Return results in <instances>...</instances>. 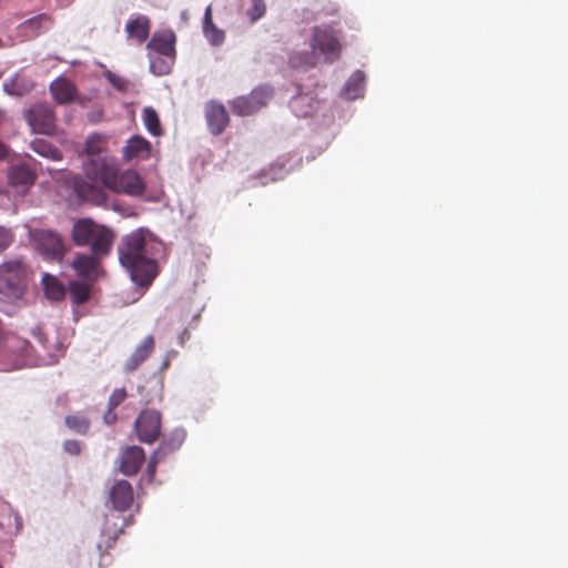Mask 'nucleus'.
<instances>
[{
  "label": "nucleus",
  "mask_w": 568,
  "mask_h": 568,
  "mask_svg": "<svg viewBox=\"0 0 568 568\" xmlns=\"http://www.w3.org/2000/svg\"><path fill=\"white\" fill-rule=\"evenodd\" d=\"M84 169L89 181L75 178L74 192L84 202L94 205L106 203V195L100 184L115 193L130 196H141L145 191V184L140 174L134 170L119 172L115 162L111 159H92Z\"/></svg>",
  "instance_id": "obj_1"
},
{
  "label": "nucleus",
  "mask_w": 568,
  "mask_h": 568,
  "mask_svg": "<svg viewBox=\"0 0 568 568\" xmlns=\"http://www.w3.org/2000/svg\"><path fill=\"white\" fill-rule=\"evenodd\" d=\"M146 233L143 229L135 230L123 239L119 247L121 265L141 287L150 286L158 275L156 261L146 255Z\"/></svg>",
  "instance_id": "obj_2"
},
{
  "label": "nucleus",
  "mask_w": 568,
  "mask_h": 568,
  "mask_svg": "<svg viewBox=\"0 0 568 568\" xmlns=\"http://www.w3.org/2000/svg\"><path fill=\"white\" fill-rule=\"evenodd\" d=\"M29 266L21 257L7 260L0 264V298L6 302L21 300L27 291Z\"/></svg>",
  "instance_id": "obj_3"
},
{
  "label": "nucleus",
  "mask_w": 568,
  "mask_h": 568,
  "mask_svg": "<svg viewBox=\"0 0 568 568\" xmlns=\"http://www.w3.org/2000/svg\"><path fill=\"white\" fill-rule=\"evenodd\" d=\"M71 239L78 246H90L95 254H109L114 234L110 229L87 217L74 222Z\"/></svg>",
  "instance_id": "obj_4"
},
{
  "label": "nucleus",
  "mask_w": 568,
  "mask_h": 568,
  "mask_svg": "<svg viewBox=\"0 0 568 568\" xmlns=\"http://www.w3.org/2000/svg\"><path fill=\"white\" fill-rule=\"evenodd\" d=\"M30 239L36 251L47 261L61 262L68 251L61 235L51 230H31Z\"/></svg>",
  "instance_id": "obj_5"
},
{
  "label": "nucleus",
  "mask_w": 568,
  "mask_h": 568,
  "mask_svg": "<svg viewBox=\"0 0 568 568\" xmlns=\"http://www.w3.org/2000/svg\"><path fill=\"white\" fill-rule=\"evenodd\" d=\"M23 118L32 133L54 135L57 132V115L51 105L37 102L23 112Z\"/></svg>",
  "instance_id": "obj_6"
},
{
  "label": "nucleus",
  "mask_w": 568,
  "mask_h": 568,
  "mask_svg": "<svg viewBox=\"0 0 568 568\" xmlns=\"http://www.w3.org/2000/svg\"><path fill=\"white\" fill-rule=\"evenodd\" d=\"M272 97L270 87L255 88L248 95L237 97L231 102L232 112L240 116L251 115L265 106Z\"/></svg>",
  "instance_id": "obj_7"
},
{
  "label": "nucleus",
  "mask_w": 568,
  "mask_h": 568,
  "mask_svg": "<svg viewBox=\"0 0 568 568\" xmlns=\"http://www.w3.org/2000/svg\"><path fill=\"white\" fill-rule=\"evenodd\" d=\"M311 45L314 51L318 50L322 54H324L325 60L328 62L337 59L342 49L336 32L327 26L315 27L313 29Z\"/></svg>",
  "instance_id": "obj_8"
},
{
  "label": "nucleus",
  "mask_w": 568,
  "mask_h": 568,
  "mask_svg": "<svg viewBox=\"0 0 568 568\" xmlns=\"http://www.w3.org/2000/svg\"><path fill=\"white\" fill-rule=\"evenodd\" d=\"M138 438L146 444H153L161 434V414L155 409L142 410L134 423Z\"/></svg>",
  "instance_id": "obj_9"
},
{
  "label": "nucleus",
  "mask_w": 568,
  "mask_h": 568,
  "mask_svg": "<svg viewBox=\"0 0 568 568\" xmlns=\"http://www.w3.org/2000/svg\"><path fill=\"white\" fill-rule=\"evenodd\" d=\"M106 255L95 254L92 251L91 254L77 253L71 262V267L79 277L94 282L102 273L101 258Z\"/></svg>",
  "instance_id": "obj_10"
},
{
  "label": "nucleus",
  "mask_w": 568,
  "mask_h": 568,
  "mask_svg": "<svg viewBox=\"0 0 568 568\" xmlns=\"http://www.w3.org/2000/svg\"><path fill=\"white\" fill-rule=\"evenodd\" d=\"M145 454L139 446H128L120 455L119 469L126 476L135 475L144 463Z\"/></svg>",
  "instance_id": "obj_11"
},
{
  "label": "nucleus",
  "mask_w": 568,
  "mask_h": 568,
  "mask_svg": "<svg viewBox=\"0 0 568 568\" xmlns=\"http://www.w3.org/2000/svg\"><path fill=\"white\" fill-rule=\"evenodd\" d=\"M205 119L210 132L214 135L221 134L230 121L224 105L214 101L206 104Z\"/></svg>",
  "instance_id": "obj_12"
},
{
  "label": "nucleus",
  "mask_w": 568,
  "mask_h": 568,
  "mask_svg": "<svg viewBox=\"0 0 568 568\" xmlns=\"http://www.w3.org/2000/svg\"><path fill=\"white\" fill-rule=\"evenodd\" d=\"M176 37L172 30L156 31L151 37L148 48L156 54L175 57Z\"/></svg>",
  "instance_id": "obj_13"
},
{
  "label": "nucleus",
  "mask_w": 568,
  "mask_h": 568,
  "mask_svg": "<svg viewBox=\"0 0 568 568\" xmlns=\"http://www.w3.org/2000/svg\"><path fill=\"white\" fill-rule=\"evenodd\" d=\"M8 178L12 186L24 192L34 184L37 173L30 165L18 163L9 168Z\"/></svg>",
  "instance_id": "obj_14"
},
{
  "label": "nucleus",
  "mask_w": 568,
  "mask_h": 568,
  "mask_svg": "<svg viewBox=\"0 0 568 568\" xmlns=\"http://www.w3.org/2000/svg\"><path fill=\"white\" fill-rule=\"evenodd\" d=\"M155 348V339L153 335H148L143 341L136 345L132 354L124 363V372L132 373L145 362Z\"/></svg>",
  "instance_id": "obj_15"
},
{
  "label": "nucleus",
  "mask_w": 568,
  "mask_h": 568,
  "mask_svg": "<svg viewBox=\"0 0 568 568\" xmlns=\"http://www.w3.org/2000/svg\"><path fill=\"white\" fill-rule=\"evenodd\" d=\"M110 500L116 510H126L133 503V489L128 480H118L110 490Z\"/></svg>",
  "instance_id": "obj_16"
},
{
  "label": "nucleus",
  "mask_w": 568,
  "mask_h": 568,
  "mask_svg": "<svg viewBox=\"0 0 568 568\" xmlns=\"http://www.w3.org/2000/svg\"><path fill=\"white\" fill-rule=\"evenodd\" d=\"M150 152V142L140 135H134L128 140L123 148V159L125 161L144 160L149 158Z\"/></svg>",
  "instance_id": "obj_17"
},
{
  "label": "nucleus",
  "mask_w": 568,
  "mask_h": 568,
  "mask_svg": "<svg viewBox=\"0 0 568 568\" xmlns=\"http://www.w3.org/2000/svg\"><path fill=\"white\" fill-rule=\"evenodd\" d=\"M150 29L151 21L143 14L129 20L125 24L128 38L136 40L138 43H143L149 38Z\"/></svg>",
  "instance_id": "obj_18"
},
{
  "label": "nucleus",
  "mask_w": 568,
  "mask_h": 568,
  "mask_svg": "<svg viewBox=\"0 0 568 568\" xmlns=\"http://www.w3.org/2000/svg\"><path fill=\"white\" fill-rule=\"evenodd\" d=\"M50 92L58 103L65 104L75 99L77 89L68 79L59 78L50 84Z\"/></svg>",
  "instance_id": "obj_19"
},
{
  "label": "nucleus",
  "mask_w": 568,
  "mask_h": 568,
  "mask_svg": "<svg viewBox=\"0 0 568 568\" xmlns=\"http://www.w3.org/2000/svg\"><path fill=\"white\" fill-rule=\"evenodd\" d=\"M34 88L32 80L23 74H16L3 83V91L12 97L29 94Z\"/></svg>",
  "instance_id": "obj_20"
},
{
  "label": "nucleus",
  "mask_w": 568,
  "mask_h": 568,
  "mask_svg": "<svg viewBox=\"0 0 568 568\" xmlns=\"http://www.w3.org/2000/svg\"><path fill=\"white\" fill-rule=\"evenodd\" d=\"M365 74L363 71H355L347 80L343 94L347 100H355L363 95Z\"/></svg>",
  "instance_id": "obj_21"
},
{
  "label": "nucleus",
  "mask_w": 568,
  "mask_h": 568,
  "mask_svg": "<svg viewBox=\"0 0 568 568\" xmlns=\"http://www.w3.org/2000/svg\"><path fill=\"white\" fill-rule=\"evenodd\" d=\"M45 297L59 302L65 296L64 285L53 275L44 274L42 277Z\"/></svg>",
  "instance_id": "obj_22"
},
{
  "label": "nucleus",
  "mask_w": 568,
  "mask_h": 568,
  "mask_svg": "<svg viewBox=\"0 0 568 568\" xmlns=\"http://www.w3.org/2000/svg\"><path fill=\"white\" fill-rule=\"evenodd\" d=\"M52 24V19L47 13L37 14L26 20L21 28L24 29L31 37L39 36L42 31L48 30Z\"/></svg>",
  "instance_id": "obj_23"
},
{
  "label": "nucleus",
  "mask_w": 568,
  "mask_h": 568,
  "mask_svg": "<svg viewBox=\"0 0 568 568\" xmlns=\"http://www.w3.org/2000/svg\"><path fill=\"white\" fill-rule=\"evenodd\" d=\"M31 149L39 155L53 160L60 161L62 160L61 151L55 148L52 143L44 139H34L31 144Z\"/></svg>",
  "instance_id": "obj_24"
},
{
  "label": "nucleus",
  "mask_w": 568,
  "mask_h": 568,
  "mask_svg": "<svg viewBox=\"0 0 568 568\" xmlns=\"http://www.w3.org/2000/svg\"><path fill=\"white\" fill-rule=\"evenodd\" d=\"M175 57L168 55H151L150 57V71L155 75H165L171 72Z\"/></svg>",
  "instance_id": "obj_25"
},
{
  "label": "nucleus",
  "mask_w": 568,
  "mask_h": 568,
  "mask_svg": "<svg viewBox=\"0 0 568 568\" xmlns=\"http://www.w3.org/2000/svg\"><path fill=\"white\" fill-rule=\"evenodd\" d=\"M203 31L205 37L209 38L215 44H219L224 40L223 32L220 31L213 23L212 9L210 6L205 9Z\"/></svg>",
  "instance_id": "obj_26"
},
{
  "label": "nucleus",
  "mask_w": 568,
  "mask_h": 568,
  "mask_svg": "<svg viewBox=\"0 0 568 568\" xmlns=\"http://www.w3.org/2000/svg\"><path fill=\"white\" fill-rule=\"evenodd\" d=\"M69 294L73 304H83L90 297V286L87 283L72 281L69 285Z\"/></svg>",
  "instance_id": "obj_27"
},
{
  "label": "nucleus",
  "mask_w": 568,
  "mask_h": 568,
  "mask_svg": "<svg viewBox=\"0 0 568 568\" xmlns=\"http://www.w3.org/2000/svg\"><path fill=\"white\" fill-rule=\"evenodd\" d=\"M64 424L70 430L80 435H87L91 423L85 416L74 414L65 416Z\"/></svg>",
  "instance_id": "obj_28"
},
{
  "label": "nucleus",
  "mask_w": 568,
  "mask_h": 568,
  "mask_svg": "<svg viewBox=\"0 0 568 568\" xmlns=\"http://www.w3.org/2000/svg\"><path fill=\"white\" fill-rule=\"evenodd\" d=\"M143 122L148 131L154 135L159 136L162 133L159 115L156 111L151 108L146 106L143 109Z\"/></svg>",
  "instance_id": "obj_29"
},
{
  "label": "nucleus",
  "mask_w": 568,
  "mask_h": 568,
  "mask_svg": "<svg viewBox=\"0 0 568 568\" xmlns=\"http://www.w3.org/2000/svg\"><path fill=\"white\" fill-rule=\"evenodd\" d=\"M266 13L264 0H251V7L246 10V16L252 23H255Z\"/></svg>",
  "instance_id": "obj_30"
},
{
  "label": "nucleus",
  "mask_w": 568,
  "mask_h": 568,
  "mask_svg": "<svg viewBox=\"0 0 568 568\" xmlns=\"http://www.w3.org/2000/svg\"><path fill=\"white\" fill-rule=\"evenodd\" d=\"M181 442L182 439H179L175 444L173 445H169L166 444L165 442L162 443V445L160 446V448L158 450L154 452V454L151 456L150 458V462L148 464V475L153 478L154 475H155V468H156V464L159 463V455L162 450H164L166 448V446L169 447V449H176L180 447L181 445Z\"/></svg>",
  "instance_id": "obj_31"
},
{
  "label": "nucleus",
  "mask_w": 568,
  "mask_h": 568,
  "mask_svg": "<svg viewBox=\"0 0 568 568\" xmlns=\"http://www.w3.org/2000/svg\"><path fill=\"white\" fill-rule=\"evenodd\" d=\"M103 75L118 91L125 92L128 90L129 81L125 78L118 75L110 70H106Z\"/></svg>",
  "instance_id": "obj_32"
},
{
  "label": "nucleus",
  "mask_w": 568,
  "mask_h": 568,
  "mask_svg": "<svg viewBox=\"0 0 568 568\" xmlns=\"http://www.w3.org/2000/svg\"><path fill=\"white\" fill-rule=\"evenodd\" d=\"M85 150L88 155L90 156L89 160L85 162L84 166L92 160V159H108L106 156H101L100 153V145L99 140L95 136H90L85 142Z\"/></svg>",
  "instance_id": "obj_33"
},
{
  "label": "nucleus",
  "mask_w": 568,
  "mask_h": 568,
  "mask_svg": "<svg viewBox=\"0 0 568 568\" xmlns=\"http://www.w3.org/2000/svg\"><path fill=\"white\" fill-rule=\"evenodd\" d=\"M126 398L125 388H115L109 397V409H115Z\"/></svg>",
  "instance_id": "obj_34"
},
{
  "label": "nucleus",
  "mask_w": 568,
  "mask_h": 568,
  "mask_svg": "<svg viewBox=\"0 0 568 568\" xmlns=\"http://www.w3.org/2000/svg\"><path fill=\"white\" fill-rule=\"evenodd\" d=\"M13 241V234L9 229L0 226V253L10 246Z\"/></svg>",
  "instance_id": "obj_35"
},
{
  "label": "nucleus",
  "mask_w": 568,
  "mask_h": 568,
  "mask_svg": "<svg viewBox=\"0 0 568 568\" xmlns=\"http://www.w3.org/2000/svg\"><path fill=\"white\" fill-rule=\"evenodd\" d=\"M63 449L65 453L77 456L81 453L82 446L79 440L68 439L63 443Z\"/></svg>",
  "instance_id": "obj_36"
},
{
  "label": "nucleus",
  "mask_w": 568,
  "mask_h": 568,
  "mask_svg": "<svg viewBox=\"0 0 568 568\" xmlns=\"http://www.w3.org/2000/svg\"><path fill=\"white\" fill-rule=\"evenodd\" d=\"M9 149L8 146L0 141V160H3L8 156Z\"/></svg>",
  "instance_id": "obj_37"
},
{
  "label": "nucleus",
  "mask_w": 568,
  "mask_h": 568,
  "mask_svg": "<svg viewBox=\"0 0 568 568\" xmlns=\"http://www.w3.org/2000/svg\"><path fill=\"white\" fill-rule=\"evenodd\" d=\"M116 416L109 409V413L104 416V419L108 424H111L115 420Z\"/></svg>",
  "instance_id": "obj_38"
},
{
  "label": "nucleus",
  "mask_w": 568,
  "mask_h": 568,
  "mask_svg": "<svg viewBox=\"0 0 568 568\" xmlns=\"http://www.w3.org/2000/svg\"><path fill=\"white\" fill-rule=\"evenodd\" d=\"M291 63H292L293 65H297V64H296V61H295V58H291Z\"/></svg>",
  "instance_id": "obj_39"
},
{
  "label": "nucleus",
  "mask_w": 568,
  "mask_h": 568,
  "mask_svg": "<svg viewBox=\"0 0 568 568\" xmlns=\"http://www.w3.org/2000/svg\"><path fill=\"white\" fill-rule=\"evenodd\" d=\"M186 334H187V332H186V331H185V332H183V335H182V337H181V338H182V339H183V338H186Z\"/></svg>",
  "instance_id": "obj_40"
},
{
  "label": "nucleus",
  "mask_w": 568,
  "mask_h": 568,
  "mask_svg": "<svg viewBox=\"0 0 568 568\" xmlns=\"http://www.w3.org/2000/svg\"><path fill=\"white\" fill-rule=\"evenodd\" d=\"M186 334H187V332H186V331H185V332H183V335H182V337H181V338H182V339H183V338H186Z\"/></svg>",
  "instance_id": "obj_41"
}]
</instances>
